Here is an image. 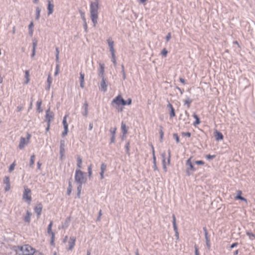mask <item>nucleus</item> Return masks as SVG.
<instances>
[{
  "label": "nucleus",
  "instance_id": "f257e3e1",
  "mask_svg": "<svg viewBox=\"0 0 255 255\" xmlns=\"http://www.w3.org/2000/svg\"><path fill=\"white\" fill-rule=\"evenodd\" d=\"M98 3L91 2L90 4V15L94 26H96L98 19Z\"/></svg>",
  "mask_w": 255,
  "mask_h": 255
},
{
  "label": "nucleus",
  "instance_id": "f03ea898",
  "mask_svg": "<svg viewBox=\"0 0 255 255\" xmlns=\"http://www.w3.org/2000/svg\"><path fill=\"white\" fill-rule=\"evenodd\" d=\"M127 105V102L121 96L119 95L115 98L111 102V105L114 107L118 112H122L123 109L121 106H125Z\"/></svg>",
  "mask_w": 255,
  "mask_h": 255
},
{
  "label": "nucleus",
  "instance_id": "7ed1b4c3",
  "mask_svg": "<svg viewBox=\"0 0 255 255\" xmlns=\"http://www.w3.org/2000/svg\"><path fill=\"white\" fill-rule=\"evenodd\" d=\"M75 180L79 185H82L86 182V178L84 176V173L80 170H76L75 175Z\"/></svg>",
  "mask_w": 255,
  "mask_h": 255
},
{
  "label": "nucleus",
  "instance_id": "20e7f679",
  "mask_svg": "<svg viewBox=\"0 0 255 255\" xmlns=\"http://www.w3.org/2000/svg\"><path fill=\"white\" fill-rule=\"evenodd\" d=\"M21 255H33L35 253V249L31 246L25 245L20 247V248Z\"/></svg>",
  "mask_w": 255,
  "mask_h": 255
},
{
  "label": "nucleus",
  "instance_id": "39448f33",
  "mask_svg": "<svg viewBox=\"0 0 255 255\" xmlns=\"http://www.w3.org/2000/svg\"><path fill=\"white\" fill-rule=\"evenodd\" d=\"M24 189L22 198L27 202L28 204H30L31 201V190L26 186H24Z\"/></svg>",
  "mask_w": 255,
  "mask_h": 255
},
{
  "label": "nucleus",
  "instance_id": "423d86ee",
  "mask_svg": "<svg viewBox=\"0 0 255 255\" xmlns=\"http://www.w3.org/2000/svg\"><path fill=\"white\" fill-rule=\"evenodd\" d=\"M186 165L188 166L189 167L186 169V174L190 176L192 173L196 170L195 167H194L191 162V157L189 158L186 162Z\"/></svg>",
  "mask_w": 255,
  "mask_h": 255
},
{
  "label": "nucleus",
  "instance_id": "0eeeda50",
  "mask_svg": "<svg viewBox=\"0 0 255 255\" xmlns=\"http://www.w3.org/2000/svg\"><path fill=\"white\" fill-rule=\"evenodd\" d=\"M30 137L29 134L27 135V139H26L24 137H21L19 144V148L21 149H23L25 145L28 143L29 139Z\"/></svg>",
  "mask_w": 255,
  "mask_h": 255
},
{
  "label": "nucleus",
  "instance_id": "6e6552de",
  "mask_svg": "<svg viewBox=\"0 0 255 255\" xmlns=\"http://www.w3.org/2000/svg\"><path fill=\"white\" fill-rule=\"evenodd\" d=\"M65 141L64 139H61L60 140V158L61 159H62V158L65 156Z\"/></svg>",
  "mask_w": 255,
  "mask_h": 255
},
{
  "label": "nucleus",
  "instance_id": "1a4fd4ad",
  "mask_svg": "<svg viewBox=\"0 0 255 255\" xmlns=\"http://www.w3.org/2000/svg\"><path fill=\"white\" fill-rule=\"evenodd\" d=\"M54 117V114L53 112L51 111L50 109H48L46 111V114L45 116L46 121L47 123H50L53 120Z\"/></svg>",
  "mask_w": 255,
  "mask_h": 255
},
{
  "label": "nucleus",
  "instance_id": "9d476101",
  "mask_svg": "<svg viewBox=\"0 0 255 255\" xmlns=\"http://www.w3.org/2000/svg\"><path fill=\"white\" fill-rule=\"evenodd\" d=\"M76 238L74 236H72L70 237L69 241L68 242V250L72 251L75 245V242H76Z\"/></svg>",
  "mask_w": 255,
  "mask_h": 255
},
{
  "label": "nucleus",
  "instance_id": "9b49d317",
  "mask_svg": "<svg viewBox=\"0 0 255 255\" xmlns=\"http://www.w3.org/2000/svg\"><path fill=\"white\" fill-rule=\"evenodd\" d=\"M102 81L100 83V85L99 87L100 90L103 91L104 92H106L107 90V84H106V80L104 78H101Z\"/></svg>",
  "mask_w": 255,
  "mask_h": 255
},
{
  "label": "nucleus",
  "instance_id": "f8f14e48",
  "mask_svg": "<svg viewBox=\"0 0 255 255\" xmlns=\"http://www.w3.org/2000/svg\"><path fill=\"white\" fill-rule=\"evenodd\" d=\"M107 42L110 48V51L111 53V55L115 54V50L114 49V42L112 40V38H109L107 39Z\"/></svg>",
  "mask_w": 255,
  "mask_h": 255
},
{
  "label": "nucleus",
  "instance_id": "ddd939ff",
  "mask_svg": "<svg viewBox=\"0 0 255 255\" xmlns=\"http://www.w3.org/2000/svg\"><path fill=\"white\" fill-rule=\"evenodd\" d=\"M100 68L99 69L98 76L101 78H104L105 66L104 64H99Z\"/></svg>",
  "mask_w": 255,
  "mask_h": 255
},
{
  "label": "nucleus",
  "instance_id": "4468645a",
  "mask_svg": "<svg viewBox=\"0 0 255 255\" xmlns=\"http://www.w3.org/2000/svg\"><path fill=\"white\" fill-rule=\"evenodd\" d=\"M42 205L41 203L37 204L35 207H34V211L36 213L37 217H38L41 214V211L42 209Z\"/></svg>",
  "mask_w": 255,
  "mask_h": 255
},
{
  "label": "nucleus",
  "instance_id": "2eb2a0df",
  "mask_svg": "<svg viewBox=\"0 0 255 255\" xmlns=\"http://www.w3.org/2000/svg\"><path fill=\"white\" fill-rule=\"evenodd\" d=\"M3 183L5 184V187L4 188L5 191H8L10 189V181L8 177H5V178L3 180Z\"/></svg>",
  "mask_w": 255,
  "mask_h": 255
},
{
  "label": "nucleus",
  "instance_id": "dca6fc26",
  "mask_svg": "<svg viewBox=\"0 0 255 255\" xmlns=\"http://www.w3.org/2000/svg\"><path fill=\"white\" fill-rule=\"evenodd\" d=\"M48 15L51 14L53 12L54 9V4L51 3L50 0H48Z\"/></svg>",
  "mask_w": 255,
  "mask_h": 255
},
{
  "label": "nucleus",
  "instance_id": "f3484780",
  "mask_svg": "<svg viewBox=\"0 0 255 255\" xmlns=\"http://www.w3.org/2000/svg\"><path fill=\"white\" fill-rule=\"evenodd\" d=\"M242 194V192L241 190H238L237 191V195L235 197V199H239V200L244 201L246 202V203H247V200L246 198H245L244 197H243L242 196H241Z\"/></svg>",
  "mask_w": 255,
  "mask_h": 255
},
{
  "label": "nucleus",
  "instance_id": "a211bd4d",
  "mask_svg": "<svg viewBox=\"0 0 255 255\" xmlns=\"http://www.w3.org/2000/svg\"><path fill=\"white\" fill-rule=\"evenodd\" d=\"M88 103L86 101L83 105L84 112L83 113V115L85 117H87L88 115Z\"/></svg>",
  "mask_w": 255,
  "mask_h": 255
},
{
  "label": "nucleus",
  "instance_id": "6ab92c4d",
  "mask_svg": "<svg viewBox=\"0 0 255 255\" xmlns=\"http://www.w3.org/2000/svg\"><path fill=\"white\" fill-rule=\"evenodd\" d=\"M31 215H32V213L27 210L26 211V215L24 218V221L28 223H29L30 222V218H31Z\"/></svg>",
  "mask_w": 255,
  "mask_h": 255
},
{
  "label": "nucleus",
  "instance_id": "aec40b11",
  "mask_svg": "<svg viewBox=\"0 0 255 255\" xmlns=\"http://www.w3.org/2000/svg\"><path fill=\"white\" fill-rule=\"evenodd\" d=\"M167 108H168L170 110V116L171 118H173L175 116V112H174V109L172 106V105L169 103L167 106Z\"/></svg>",
  "mask_w": 255,
  "mask_h": 255
},
{
  "label": "nucleus",
  "instance_id": "412c9836",
  "mask_svg": "<svg viewBox=\"0 0 255 255\" xmlns=\"http://www.w3.org/2000/svg\"><path fill=\"white\" fill-rule=\"evenodd\" d=\"M215 137L217 140H222L223 139L222 133L217 130L215 131Z\"/></svg>",
  "mask_w": 255,
  "mask_h": 255
},
{
  "label": "nucleus",
  "instance_id": "4be33fe9",
  "mask_svg": "<svg viewBox=\"0 0 255 255\" xmlns=\"http://www.w3.org/2000/svg\"><path fill=\"white\" fill-rule=\"evenodd\" d=\"M80 87L82 88H84V74L82 73V72H80Z\"/></svg>",
  "mask_w": 255,
  "mask_h": 255
},
{
  "label": "nucleus",
  "instance_id": "5701e85b",
  "mask_svg": "<svg viewBox=\"0 0 255 255\" xmlns=\"http://www.w3.org/2000/svg\"><path fill=\"white\" fill-rule=\"evenodd\" d=\"M165 153H163L162 154V163H163V168L164 169V170L165 172L167 171V168L165 165Z\"/></svg>",
  "mask_w": 255,
  "mask_h": 255
},
{
  "label": "nucleus",
  "instance_id": "b1692460",
  "mask_svg": "<svg viewBox=\"0 0 255 255\" xmlns=\"http://www.w3.org/2000/svg\"><path fill=\"white\" fill-rule=\"evenodd\" d=\"M121 128H122V130L123 133L124 134H126L127 133L128 130H127L126 125L124 122L122 123Z\"/></svg>",
  "mask_w": 255,
  "mask_h": 255
},
{
  "label": "nucleus",
  "instance_id": "393cba45",
  "mask_svg": "<svg viewBox=\"0 0 255 255\" xmlns=\"http://www.w3.org/2000/svg\"><path fill=\"white\" fill-rule=\"evenodd\" d=\"M52 79L50 75H49L48 76L47 80L48 85H47L46 89L47 90H49L50 86H51V84L52 83Z\"/></svg>",
  "mask_w": 255,
  "mask_h": 255
},
{
  "label": "nucleus",
  "instance_id": "a878e982",
  "mask_svg": "<svg viewBox=\"0 0 255 255\" xmlns=\"http://www.w3.org/2000/svg\"><path fill=\"white\" fill-rule=\"evenodd\" d=\"M33 23L32 22H31L28 26L29 33L30 36H32L33 34Z\"/></svg>",
  "mask_w": 255,
  "mask_h": 255
},
{
  "label": "nucleus",
  "instance_id": "bb28decb",
  "mask_svg": "<svg viewBox=\"0 0 255 255\" xmlns=\"http://www.w3.org/2000/svg\"><path fill=\"white\" fill-rule=\"evenodd\" d=\"M29 72L28 70H26L25 72V84H28V82H29Z\"/></svg>",
  "mask_w": 255,
  "mask_h": 255
},
{
  "label": "nucleus",
  "instance_id": "cd10ccee",
  "mask_svg": "<svg viewBox=\"0 0 255 255\" xmlns=\"http://www.w3.org/2000/svg\"><path fill=\"white\" fill-rule=\"evenodd\" d=\"M68 185L69 186H68V188L67 189V194L68 195H70L71 193L72 189V183H71V182L70 181H69Z\"/></svg>",
  "mask_w": 255,
  "mask_h": 255
},
{
  "label": "nucleus",
  "instance_id": "c85d7f7f",
  "mask_svg": "<svg viewBox=\"0 0 255 255\" xmlns=\"http://www.w3.org/2000/svg\"><path fill=\"white\" fill-rule=\"evenodd\" d=\"M41 9L39 7H37L36 8V16L35 18L36 19H38L40 17V13Z\"/></svg>",
  "mask_w": 255,
  "mask_h": 255
},
{
  "label": "nucleus",
  "instance_id": "c756f323",
  "mask_svg": "<svg viewBox=\"0 0 255 255\" xmlns=\"http://www.w3.org/2000/svg\"><path fill=\"white\" fill-rule=\"evenodd\" d=\"M193 117L196 119V121L194 123V126L199 125L200 123V121L197 115L194 114L193 115Z\"/></svg>",
  "mask_w": 255,
  "mask_h": 255
},
{
  "label": "nucleus",
  "instance_id": "7c9ffc66",
  "mask_svg": "<svg viewBox=\"0 0 255 255\" xmlns=\"http://www.w3.org/2000/svg\"><path fill=\"white\" fill-rule=\"evenodd\" d=\"M159 133H160V141H161L163 139V135H164V133H163V127L162 126L159 127Z\"/></svg>",
  "mask_w": 255,
  "mask_h": 255
},
{
  "label": "nucleus",
  "instance_id": "2f4dec72",
  "mask_svg": "<svg viewBox=\"0 0 255 255\" xmlns=\"http://www.w3.org/2000/svg\"><path fill=\"white\" fill-rule=\"evenodd\" d=\"M52 225H53V222L52 221H50L48 226V228H47V233L48 234H50V233H52L53 232H52Z\"/></svg>",
  "mask_w": 255,
  "mask_h": 255
},
{
  "label": "nucleus",
  "instance_id": "473e14b6",
  "mask_svg": "<svg viewBox=\"0 0 255 255\" xmlns=\"http://www.w3.org/2000/svg\"><path fill=\"white\" fill-rule=\"evenodd\" d=\"M192 102V100L189 98H187L184 101V104L186 105L188 108H189L190 105Z\"/></svg>",
  "mask_w": 255,
  "mask_h": 255
},
{
  "label": "nucleus",
  "instance_id": "72a5a7b5",
  "mask_svg": "<svg viewBox=\"0 0 255 255\" xmlns=\"http://www.w3.org/2000/svg\"><path fill=\"white\" fill-rule=\"evenodd\" d=\"M35 161V155L33 154L30 157V160L29 165L30 166H33Z\"/></svg>",
  "mask_w": 255,
  "mask_h": 255
},
{
  "label": "nucleus",
  "instance_id": "f704fd0d",
  "mask_svg": "<svg viewBox=\"0 0 255 255\" xmlns=\"http://www.w3.org/2000/svg\"><path fill=\"white\" fill-rule=\"evenodd\" d=\"M107 169V165L104 163H102L101 165V172H104Z\"/></svg>",
  "mask_w": 255,
  "mask_h": 255
},
{
  "label": "nucleus",
  "instance_id": "c9c22d12",
  "mask_svg": "<svg viewBox=\"0 0 255 255\" xmlns=\"http://www.w3.org/2000/svg\"><path fill=\"white\" fill-rule=\"evenodd\" d=\"M66 119H67V116H65L64 118H63V126H64V128H68V125L67 123V121H66Z\"/></svg>",
  "mask_w": 255,
  "mask_h": 255
},
{
  "label": "nucleus",
  "instance_id": "e433bc0d",
  "mask_svg": "<svg viewBox=\"0 0 255 255\" xmlns=\"http://www.w3.org/2000/svg\"><path fill=\"white\" fill-rule=\"evenodd\" d=\"M82 185H79H79L77 187V195L78 198H79L80 196L81 191V189H82Z\"/></svg>",
  "mask_w": 255,
  "mask_h": 255
},
{
  "label": "nucleus",
  "instance_id": "4c0bfd02",
  "mask_svg": "<svg viewBox=\"0 0 255 255\" xmlns=\"http://www.w3.org/2000/svg\"><path fill=\"white\" fill-rule=\"evenodd\" d=\"M88 175L89 177H91L92 174V165L90 164L88 168Z\"/></svg>",
  "mask_w": 255,
  "mask_h": 255
},
{
  "label": "nucleus",
  "instance_id": "58836bf2",
  "mask_svg": "<svg viewBox=\"0 0 255 255\" xmlns=\"http://www.w3.org/2000/svg\"><path fill=\"white\" fill-rule=\"evenodd\" d=\"M41 103H42V101L40 100V101H37V103H36V105H37V110L39 112H42V110L41 109Z\"/></svg>",
  "mask_w": 255,
  "mask_h": 255
},
{
  "label": "nucleus",
  "instance_id": "ea45409f",
  "mask_svg": "<svg viewBox=\"0 0 255 255\" xmlns=\"http://www.w3.org/2000/svg\"><path fill=\"white\" fill-rule=\"evenodd\" d=\"M203 230H204V232L205 233V237L206 241H207V240H210L209 237L208 236V232H207L206 228L204 227Z\"/></svg>",
  "mask_w": 255,
  "mask_h": 255
},
{
  "label": "nucleus",
  "instance_id": "a19ab883",
  "mask_svg": "<svg viewBox=\"0 0 255 255\" xmlns=\"http://www.w3.org/2000/svg\"><path fill=\"white\" fill-rule=\"evenodd\" d=\"M82 162V159L79 156H78L77 158V166L80 168H81Z\"/></svg>",
  "mask_w": 255,
  "mask_h": 255
},
{
  "label": "nucleus",
  "instance_id": "79ce46f5",
  "mask_svg": "<svg viewBox=\"0 0 255 255\" xmlns=\"http://www.w3.org/2000/svg\"><path fill=\"white\" fill-rule=\"evenodd\" d=\"M172 218H173L172 223H173V229H176V227H177V225H176V224L175 216V215L174 214L172 215Z\"/></svg>",
  "mask_w": 255,
  "mask_h": 255
},
{
  "label": "nucleus",
  "instance_id": "37998d69",
  "mask_svg": "<svg viewBox=\"0 0 255 255\" xmlns=\"http://www.w3.org/2000/svg\"><path fill=\"white\" fill-rule=\"evenodd\" d=\"M37 41L36 39H33L32 40V50H36L37 46Z\"/></svg>",
  "mask_w": 255,
  "mask_h": 255
},
{
  "label": "nucleus",
  "instance_id": "c03bdc74",
  "mask_svg": "<svg viewBox=\"0 0 255 255\" xmlns=\"http://www.w3.org/2000/svg\"><path fill=\"white\" fill-rule=\"evenodd\" d=\"M117 130V128L116 127L111 128L110 129V131L112 135H115Z\"/></svg>",
  "mask_w": 255,
  "mask_h": 255
},
{
  "label": "nucleus",
  "instance_id": "a18cd8bd",
  "mask_svg": "<svg viewBox=\"0 0 255 255\" xmlns=\"http://www.w3.org/2000/svg\"><path fill=\"white\" fill-rule=\"evenodd\" d=\"M112 61L114 66H116L117 65V62H116L115 54L112 55Z\"/></svg>",
  "mask_w": 255,
  "mask_h": 255
},
{
  "label": "nucleus",
  "instance_id": "49530a36",
  "mask_svg": "<svg viewBox=\"0 0 255 255\" xmlns=\"http://www.w3.org/2000/svg\"><path fill=\"white\" fill-rule=\"evenodd\" d=\"M59 51L58 48L57 47H56V62L59 61Z\"/></svg>",
  "mask_w": 255,
  "mask_h": 255
},
{
  "label": "nucleus",
  "instance_id": "de8ad7c7",
  "mask_svg": "<svg viewBox=\"0 0 255 255\" xmlns=\"http://www.w3.org/2000/svg\"><path fill=\"white\" fill-rule=\"evenodd\" d=\"M49 234L51 236V245H54V241L55 234H54V233H50V234Z\"/></svg>",
  "mask_w": 255,
  "mask_h": 255
},
{
  "label": "nucleus",
  "instance_id": "09e8293b",
  "mask_svg": "<svg viewBox=\"0 0 255 255\" xmlns=\"http://www.w3.org/2000/svg\"><path fill=\"white\" fill-rule=\"evenodd\" d=\"M153 163H154V166H153L154 169V170H157V167L156 166V158H155V155H153Z\"/></svg>",
  "mask_w": 255,
  "mask_h": 255
},
{
  "label": "nucleus",
  "instance_id": "8fccbe9b",
  "mask_svg": "<svg viewBox=\"0 0 255 255\" xmlns=\"http://www.w3.org/2000/svg\"><path fill=\"white\" fill-rule=\"evenodd\" d=\"M173 137L175 139L177 143H179L180 141L179 136L177 133H174L173 134Z\"/></svg>",
  "mask_w": 255,
  "mask_h": 255
},
{
  "label": "nucleus",
  "instance_id": "3c124183",
  "mask_svg": "<svg viewBox=\"0 0 255 255\" xmlns=\"http://www.w3.org/2000/svg\"><path fill=\"white\" fill-rule=\"evenodd\" d=\"M64 131L62 133V135L63 136H65L67 134V133L68 132V128H65Z\"/></svg>",
  "mask_w": 255,
  "mask_h": 255
},
{
  "label": "nucleus",
  "instance_id": "603ef678",
  "mask_svg": "<svg viewBox=\"0 0 255 255\" xmlns=\"http://www.w3.org/2000/svg\"><path fill=\"white\" fill-rule=\"evenodd\" d=\"M206 158L208 160H211V159H213L215 157V155H210V154H208V155H207L206 156Z\"/></svg>",
  "mask_w": 255,
  "mask_h": 255
},
{
  "label": "nucleus",
  "instance_id": "864d4df0",
  "mask_svg": "<svg viewBox=\"0 0 255 255\" xmlns=\"http://www.w3.org/2000/svg\"><path fill=\"white\" fill-rule=\"evenodd\" d=\"M14 167H15V163H12L10 166H9V172H11L14 168Z\"/></svg>",
  "mask_w": 255,
  "mask_h": 255
},
{
  "label": "nucleus",
  "instance_id": "5fc2aeb1",
  "mask_svg": "<svg viewBox=\"0 0 255 255\" xmlns=\"http://www.w3.org/2000/svg\"><path fill=\"white\" fill-rule=\"evenodd\" d=\"M126 149L127 151V153H129V142H128L126 145Z\"/></svg>",
  "mask_w": 255,
  "mask_h": 255
},
{
  "label": "nucleus",
  "instance_id": "6e6d98bb",
  "mask_svg": "<svg viewBox=\"0 0 255 255\" xmlns=\"http://www.w3.org/2000/svg\"><path fill=\"white\" fill-rule=\"evenodd\" d=\"M247 235L249 236V237L252 239H253L255 238V236L251 233L247 232Z\"/></svg>",
  "mask_w": 255,
  "mask_h": 255
},
{
  "label": "nucleus",
  "instance_id": "4d7b16f0",
  "mask_svg": "<svg viewBox=\"0 0 255 255\" xmlns=\"http://www.w3.org/2000/svg\"><path fill=\"white\" fill-rule=\"evenodd\" d=\"M194 248H195V255H199V250H198V247L196 245H195L194 246Z\"/></svg>",
  "mask_w": 255,
  "mask_h": 255
},
{
  "label": "nucleus",
  "instance_id": "13d9d810",
  "mask_svg": "<svg viewBox=\"0 0 255 255\" xmlns=\"http://www.w3.org/2000/svg\"><path fill=\"white\" fill-rule=\"evenodd\" d=\"M80 12L81 16V17H82L83 20V21H86V18H85V13H84V12L82 11H80Z\"/></svg>",
  "mask_w": 255,
  "mask_h": 255
},
{
  "label": "nucleus",
  "instance_id": "bf43d9fd",
  "mask_svg": "<svg viewBox=\"0 0 255 255\" xmlns=\"http://www.w3.org/2000/svg\"><path fill=\"white\" fill-rule=\"evenodd\" d=\"M175 233V236L176 238V239L178 240L179 239V233L177 230V227H176V229H174Z\"/></svg>",
  "mask_w": 255,
  "mask_h": 255
},
{
  "label": "nucleus",
  "instance_id": "052dcab7",
  "mask_svg": "<svg viewBox=\"0 0 255 255\" xmlns=\"http://www.w3.org/2000/svg\"><path fill=\"white\" fill-rule=\"evenodd\" d=\"M168 164H170V157H171V151L170 149H169L168 150Z\"/></svg>",
  "mask_w": 255,
  "mask_h": 255
},
{
  "label": "nucleus",
  "instance_id": "680f3d73",
  "mask_svg": "<svg viewBox=\"0 0 255 255\" xmlns=\"http://www.w3.org/2000/svg\"><path fill=\"white\" fill-rule=\"evenodd\" d=\"M161 54H162L163 56H166L167 54V51L165 48H164V49L162 50Z\"/></svg>",
  "mask_w": 255,
  "mask_h": 255
},
{
  "label": "nucleus",
  "instance_id": "e2e57ef3",
  "mask_svg": "<svg viewBox=\"0 0 255 255\" xmlns=\"http://www.w3.org/2000/svg\"><path fill=\"white\" fill-rule=\"evenodd\" d=\"M102 215V210H100L99 212L98 217L97 219V221H100L101 220V217Z\"/></svg>",
  "mask_w": 255,
  "mask_h": 255
},
{
  "label": "nucleus",
  "instance_id": "0e129e2a",
  "mask_svg": "<svg viewBox=\"0 0 255 255\" xmlns=\"http://www.w3.org/2000/svg\"><path fill=\"white\" fill-rule=\"evenodd\" d=\"M182 134L183 136H186L189 137L191 136V133L189 132H183Z\"/></svg>",
  "mask_w": 255,
  "mask_h": 255
},
{
  "label": "nucleus",
  "instance_id": "69168bd1",
  "mask_svg": "<svg viewBox=\"0 0 255 255\" xmlns=\"http://www.w3.org/2000/svg\"><path fill=\"white\" fill-rule=\"evenodd\" d=\"M195 163L199 165H203L204 164V162L202 160H198L195 161Z\"/></svg>",
  "mask_w": 255,
  "mask_h": 255
},
{
  "label": "nucleus",
  "instance_id": "338daca9",
  "mask_svg": "<svg viewBox=\"0 0 255 255\" xmlns=\"http://www.w3.org/2000/svg\"><path fill=\"white\" fill-rule=\"evenodd\" d=\"M206 246H207L208 249H210V247H211L210 240H207V241H206Z\"/></svg>",
  "mask_w": 255,
  "mask_h": 255
},
{
  "label": "nucleus",
  "instance_id": "774afa93",
  "mask_svg": "<svg viewBox=\"0 0 255 255\" xmlns=\"http://www.w3.org/2000/svg\"><path fill=\"white\" fill-rule=\"evenodd\" d=\"M171 37V33H168L167 34V35H166V41H168L170 39Z\"/></svg>",
  "mask_w": 255,
  "mask_h": 255
}]
</instances>
